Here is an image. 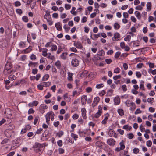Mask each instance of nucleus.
I'll list each match as a JSON object with an SVG mask.
<instances>
[{"label": "nucleus", "instance_id": "obj_43", "mask_svg": "<svg viewBox=\"0 0 156 156\" xmlns=\"http://www.w3.org/2000/svg\"><path fill=\"white\" fill-rule=\"evenodd\" d=\"M71 136L72 138L74 139L75 140H76L77 138H78V136L77 135L73 133H71Z\"/></svg>", "mask_w": 156, "mask_h": 156}, {"label": "nucleus", "instance_id": "obj_12", "mask_svg": "<svg viewBox=\"0 0 156 156\" xmlns=\"http://www.w3.org/2000/svg\"><path fill=\"white\" fill-rule=\"evenodd\" d=\"M109 117V115L107 113L105 115V118L101 122V123L103 124H105L107 123V121L108 120Z\"/></svg>", "mask_w": 156, "mask_h": 156}, {"label": "nucleus", "instance_id": "obj_38", "mask_svg": "<svg viewBox=\"0 0 156 156\" xmlns=\"http://www.w3.org/2000/svg\"><path fill=\"white\" fill-rule=\"evenodd\" d=\"M113 26L115 30H118L119 29L120 27L119 24L118 23H114Z\"/></svg>", "mask_w": 156, "mask_h": 156}, {"label": "nucleus", "instance_id": "obj_46", "mask_svg": "<svg viewBox=\"0 0 156 156\" xmlns=\"http://www.w3.org/2000/svg\"><path fill=\"white\" fill-rule=\"evenodd\" d=\"M4 113L5 114H7L9 115V116H11V114L10 112V109H6L5 110Z\"/></svg>", "mask_w": 156, "mask_h": 156}, {"label": "nucleus", "instance_id": "obj_22", "mask_svg": "<svg viewBox=\"0 0 156 156\" xmlns=\"http://www.w3.org/2000/svg\"><path fill=\"white\" fill-rule=\"evenodd\" d=\"M123 129L127 131H130L132 129V127L128 125H125L123 127Z\"/></svg>", "mask_w": 156, "mask_h": 156}, {"label": "nucleus", "instance_id": "obj_21", "mask_svg": "<svg viewBox=\"0 0 156 156\" xmlns=\"http://www.w3.org/2000/svg\"><path fill=\"white\" fill-rule=\"evenodd\" d=\"M48 51V50L47 48H43V51H42V55L43 56L47 57L48 55L47 53Z\"/></svg>", "mask_w": 156, "mask_h": 156}, {"label": "nucleus", "instance_id": "obj_40", "mask_svg": "<svg viewBox=\"0 0 156 156\" xmlns=\"http://www.w3.org/2000/svg\"><path fill=\"white\" fill-rule=\"evenodd\" d=\"M98 54L99 56H103L105 54L104 51L103 50H101L98 52Z\"/></svg>", "mask_w": 156, "mask_h": 156}, {"label": "nucleus", "instance_id": "obj_13", "mask_svg": "<svg viewBox=\"0 0 156 156\" xmlns=\"http://www.w3.org/2000/svg\"><path fill=\"white\" fill-rule=\"evenodd\" d=\"M38 104V102L36 101H34L33 102L29 103L28 105L29 107H32L36 106Z\"/></svg>", "mask_w": 156, "mask_h": 156}, {"label": "nucleus", "instance_id": "obj_4", "mask_svg": "<svg viewBox=\"0 0 156 156\" xmlns=\"http://www.w3.org/2000/svg\"><path fill=\"white\" fill-rule=\"evenodd\" d=\"M48 108L47 106L44 104H41L40 106L39 110L40 112L42 114L45 112L44 110Z\"/></svg>", "mask_w": 156, "mask_h": 156}, {"label": "nucleus", "instance_id": "obj_3", "mask_svg": "<svg viewBox=\"0 0 156 156\" xmlns=\"http://www.w3.org/2000/svg\"><path fill=\"white\" fill-rule=\"evenodd\" d=\"M115 141L113 138H110L107 140V143L111 147L114 146L115 144Z\"/></svg>", "mask_w": 156, "mask_h": 156}, {"label": "nucleus", "instance_id": "obj_60", "mask_svg": "<svg viewBox=\"0 0 156 156\" xmlns=\"http://www.w3.org/2000/svg\"><path fill=\"white\" fill-rule=\"evenodd\" d=\"M105 61L107 64H110L112 62V61L110 58H106L105 60Z\"/></svg>", "mask_w": 156, "mask_h": 156}, {"label": "nucleus", "instance_id": "obj_31", "mask_svg": "<svg viewBox=\"0 0 156 156\" xmlns=\"http://www.w3.org/2000/svg\"><path fill=\"white\" fill-rule=\"evenodd\" d=\"M130 105L131 107L130 108V110H134L136 108V105L135 103L132 102L130 103Z\"/></svg>", "mask_w": 156, "mask_h": 156}, {"label": "nucleus", "instance_id": "obj_59", "mask_svg": "<svg viewBox=\"0 0 156 156\" xmlns=\"http://www.w3.org/2000/svg\"><path fill=\"white\" fill-rule=\"evenodd\" d=\"M35 145L37 147H43L44 146V145L43 144H41L38 143H36Z\"/></svg>", "mask_w": 156, "mask_h": 156}, {"label": "nucleus", "instance_id": "obj_47", "mask_svg": "<svg viewBox=\"0 0 156 156\" xmlns=\"http://www.w3.org/2000/svg\"><path fill=\"white\" fill-rule=\"evenodd\" d=\"M120 68L117 67L114 69V72L116 73H118L120 72Z\"/></svg>", "mask_w": 156, "mask_h": 156}, {"label": "nucleus", "instance_id": "obj_18", "mask_svg": "<svg viewBox=\"0 0 156 156\" xmlns=\"http://www.w3.org/2000/svg\"><path fill=\"white\" fill-rule=\"evenodd\" d=\"M87 101V96L86 95H83L81 97V103L83 105L86 104Z\"/></svg>", "mask_w": 156, "mask_h": 156}, {"label": "nucleus", "instance_id": "obj_45", "mask_svg": "<svg viewBox=\"0 0 156 156\" xmlns=\"http://www.w3.org/2000/svg\"><path fill=\"white\" fill-rule=\"evenodd\" d=\"M52 43L51 42H48L45 45V47L46 48H48L49 47H51L52 45Z\"/></svg>", "mask_w": 156, "mask_h": 156}, {"label": "nucleus", "instance_id": "obj_6", "mask_svg": "<svg viewBox=\"0 0 156 156\" xmlns=\"http://www.w3.org/2000/svg\"><path fill=\"white\" fill-rule=\"evenodd\" d=\"M108 133L110 137H114L115 138H117V136L115 133L114 130L112 129H109L108 132Z\"/></svg>", "mask_w": 156, "mask_h": 156}, {"label": "nucleus", "instance_id": "obj_10", "mask_svg": "<svg viewBox=\"0 0 156 156\" xmlns=\"http://www.w3.org/2000/svg\"><path fill=\"white\" fill-rule=\"evenodd\" d=\"M101 33H98L97 34H91L90 37L93 40H97L99 37L100 36Z\"/></svg>", "mask_w": 156, "mask_h": 156}, {"label": "nucleus", "instance_id": "obj_64", "mask_svg": "<svg viewBox=\"0 0 156 156\" xmlns=\"http://www.w3.org/2000/svg\"><path fill=\"white\" fill-rule=\"evenodd\" d=\"M86 90L87 92L88 93H89L90 92H91L92 91V89L91 87H87L86 89Z\"/></svg>", "mask_w": 156, "mask_h": 156}, {"label": "nucleus", "instance_id": "obj_58", "mask_svg": "<svg viewBox=\"0 0 156 156\" xmlns=\"http://www.w3.org/2000/svg\"><path fill=\"white\" fill-rule=\"evenodd\" d=\"M139 149L137 148H135L133 149V152L134 154H137L139 153Z\"/></svg>", "mask_w": 156, "mask_h": 156}, {"label": "nucleus", "instance_id": "obj_7", "mask_svg": "<svg viewBox=\"0 0 156 156\" xmlns=\"http://www.w3.org/2000/svg\"><path fill=\"white\" fill-rule=\"evenodd\" d=\"M71 65L74 67H76L79 64V61L76 58L73 59L71 61Z\"/></svg>", "mask_w": 156, "mask_h": 156}, {"label": "nucleus", "instance_id": "obj_48", "mask_svg": "<svg viewBox=\"0 0 156 156\" xmlns=\"http://www.w3.org/2000/svg\"><path fill=\"white\" fill-rule=\"evenodd\" d=\"M72 117L74 120H76L78 118L79 115L75 113L73 115Z\"/></svg>", "mask_w": 156, "mask_h": 156}, {"label": "nucleus", "instance_id": "obj_55", "mask_svg": "<svg viewBox=\"0 0 156 156\" xmlns=\"http://www.w3.org/2000/svg\"><path fill=\"white\" fill-rule=\"evenodd\" d=\"M121 54V52L119 51L116 52L115 55L114 57L115 58H119Z\"/></svg>", "mask_w": 156, "mask_h": 156}, {"label": "nucleus", "instance_id": "obj_50", "mask_svg": "<svg viewBox=\"0 0 156 156\" xmlns=\"http://www.w3.org/2000/svg\"><path fill=\"white\" fill-rule=\"evenodd\" d=\"M96 145L98 147H101L102 146V144L101 141H98L96 143Z\"/></svg>", "mask_w": 156, "mask_h": 156}, {"label": "nucleus", "instance_id": "obj_20", "mask_svg": "<svg viewBox=\"0 0 156 156\" xmlns=\"http://www.w3.org/2000/svg\"><path fill=\"white\" fill-rule=\"evenodd\" d=\"M75 89H77V90L79 92V93L81 94V93L84 90V87L82 86H79V85L77 86H76V87Z\"/></svg>", "mask_w": 156, "mask_h": 156}, {"label": "nucleus", "instance_id": "obj_57", "mask_svg": "<svg viewBox=\"0 0 156 156\" xmlns=\"http://www.w3.org/2000/svg\"><path fill=\"white\" fill-rule=\"evenodd\" d=\"M136 75L138 78H140L141 77V74L140 72L136 71Z\"/></svg>", "mask_w": 156, "mask_h": 156}, {"label": "nucleus", "instance_id": "obj_39", "mask_svg": "<svg viewBox=\"0 0 156 156\" xmlns=\"http://www.w3.org/2000/svg\"><path fill=\"white\" fill-rule=\"evenodd\" d=\"M102 112L100 111H98V112L94 115V117L96 118H98L101 115Z\"/></svg>", "mask_w": 156, "mask_h": 156}, {"label": "nucleus", "instance_id": "obj_9", "mask_svg": "<svg viewBox=\"0 0 156 156\" xmlns=\"http://www.w3.org/2000/svg\"><path fill=\"white\" fill-rule=\"evenodd\" d=\"M114 104L115 105H118L120 103V99L118 96L115 97L114 100Z\"/></svg>", "mask_w": 156, "mask_h": 156}, {"label": "nucleus", "instance_id": "obj_27", "mask_svg": "<svg viewBox=\"0 0 156 156\" xmlns=\"http://www.w3.org/2000/svg\"><path fill=\"white\" fill-rule=\"evenodd\" d=\"M55 65L56 66L57 68L60 69L61 67V63L60 61L57 60L55 63Z\"/></svg>", "mask_w": 156, "mask_h": 156}, {"label": "nucleus", "instance_id": "obj_25", "mask_svg": "<svg viewBox=\"0 0 156 156\" xmlns=\"http://www.w3.org/2000/svg\"><path fill=\"white\" fill-rule=\"evenodd\" d=\"M51 48L50 50V51L51 52L55 51L57 50V47L55 44H52Z\"/></svg>", "mask_w": 156, "mask_h": 156}, {"label": "nucleus", "instance_id": "obj_28", "mask_svg": "<svg viewBox=\"0 0 156 156\" xmlns=\"http://www.w3.org/2000/svg\"><path fill=\"white\" fill-rule=\"evenodd\" d=\"M120 145V148L121 150H123L125 148L124 143L123 140H122L119 144Z\"/></svg>", "mask_w": 156, "mask_h": 156}, {"label": "nucleus", "instance_id": "obj_2", "mask_svg": "<svg viewBox=\"0 0 156 156\" xmlns=\"http://www.w3.org/2000/svg\"><path fill=\"white\" fill-rule=\"evenodd\" d=\"M113 41H119L120 40V35L118 32H115L113 34V36L112 38Z\"/></svg>", "mask_w": 156, "mask_h": 156}, {"label": "nucleus", "instance_id": "obj_54", "mask_svg": "<svg viewBox=\"0 0 156 156\" xmlns=\"http://www.w3.org/2000/svg\"><path fill=\"white\" fill-rule=\"evenodd\" d=\"M152 144V143L151 140H148L146 142V145L149 147H150L151 146Z\"/></svg>", "mask_w": 156, "mask_h": 156}, {"label": "nucleus", "instance_id": "obj_36", "mask_svg": "<svg viewBox=\"0 0 156 156\" xmlns=\"http://www.w3.org/2000/svg\"><path fill=\"white\" fill-rule=\"evenodd\" d=\"M19 47L20 48H24L25 47V44L23 42H20L19 44Z\"/></svg>", "mask_w": 156, "mask_h": 156}, {"label": "nucleus", "instance_id": "obj_32", "mask_svg": "<svg viewBox=\"0 0 156 156\" xmlns=\"http://www.w3.org/2000/svg\"><path fill=\"white\" fill-rule=\"evenodd\" d=\"M49 77V76L48 74H45L42 78V81H43L47 80Z\"/></svg>", "mask_w": 156, "mask_h": 156}, {"label": "nucleus", "instance_id": "obj_19", "mask_svg": "<svg viewBox=\"0 0 156 156\" xmlns=\"http://www.w3.org/2000/svg\"><path fill=\"white\" fill-rule=\"evenodd\" d=\"M41 83L42 84V86L45 87H49L51 84V82L49 81L43 82Z\"/></svg>", "mask_w": 156, "mask_h": 156}, {"label": "nucleus", "instance_id": "obj_62", "mask_svg": "<svg viewBox=\"0 0 156 156\" xmlns=\"http://www.w3.org/2000/svg\"><path fill=\"white\" fill-rule=\"evenodd\" d=\"M106 30H110L112 29V27L109 25H106L105 27Z\"/></svg>", "mask_w": 156, "mask_h": 156}, {"label": "nucleus", "instance_id": "obj_56", "mask_svg": "<svg viewBox=\"0 0 156 156\" xmlns=\"http://www.w3.org/2000/svg\"><path fill=\"white\" fill-rule=\"evenodd\" d=\"M64 134V133L62 131H60L57 133V135L59 137L62 136Z\"/></svg>", "mask_w": 156, "mask_h": 156}, {"label": "nucleus", "instance_id": "obj_23", "mask_svg": "<svg viewBox=\"0 0 156 156\" xmlns=\"http://www.w3.org/2000/svg\"><path fill=\"white\" fill-rule=\"evenodd\" d=\"M147 11L148 12L151 11V9L152 5L151 2H147L146 4Z\"/></svg>", "mask_w": 156, "mask_h": 156}, {"label": "nucleus", "instance_id": "obj_41", "mask_svg": "<svg viewBox=\"0 0 156 156\" xmlns=\"http://www.w3.org/2000/svg\"><path fill=\"white\" fill-rule=\"evenodd\" d=\"M103 87L104 84L102 83L97 85L96 86V88L98 89H100L102 88Z\"/></svg>", "mask_w": 156, "mask_h": 156}, {"label": "nucleus", "instance_id": "obj_61", "mask_svg": "<svg viewBox=\"0 0 156 156\" xmlns=\"http://www.w3.org/2000/svg\"><path fill=\"white\" fill-rule=\"evenodd\" d=\"M22 19L25 22H27L28 21V18L26 16H23V17Z\"/></svg>", "mask_w": 156, "mask_h": 156}, {"label": "nucleus", "instance_id": "obj_35", "mask_svg": "<svg viewBox=\"0 0 156 156\" xmlns=\"http://www.w3.org/2000/svg\"><path fill=\"white\" fill-rule=\"evenodd\" d=\"M147 101L148 103L152 104L153 102H154V100L153 98H149L147 99Z\"/></svg>", "mask_w": 156, "mask_h": 156}, {"label": "nucleus", "instance_id": "obj_63", "mask_svg": "<svg viewBox=\"0 0 156 156\" xmlns=\"http://www.w3.org/2000/svg\"><path fill=\"white\" fill-rule=\"evenodd\" d=\"M63 28L65 29V30L66 32L68 31L70 29L69 27H67L66 25H64Z\"/></svg>", "mask_w": 156, "mask_h": 156}, {"label": "nucleus", "instance_id": "obj_11", "mask_svg": "<svg viewBox=\"0 0 156 156\" xmlns=\"http://www.w3.org/2000/svg\"><path fill=\"white\" fill-rule=\"evenodd\" d=\"M32 50V47L31 46H29L28 48L23 50L22 52L23 53H27L30 52Z\"/></svg>", "mask_w": 156, "mask_h": 156}, {"label": "nucleus", "instance_id": "obj_30", "mask_svg": "<svg viewBox=\"0 0 156 156\" xmlns=\"http://www.w3.org/2000/svg\"><path fill=\"white\" fill-rule=\"evenodd\" d=\"M37 62H30L28 64V66L30 67L34 66H35L37 65Z\"/></svg>", "mask_w": 156, "mask_h": 156}, {"label": "nucleus", "instance_id": "obj_42", "mask_svg": "<svg viewBox=\"0 0 156 156\" xmlns=\"http://www.w3.org/2000/svg\"><path fill=\"white\" fill-rule=\"evenodd\" d=\"M16 79V77L14 75H11L9 77V79L10 80H13Z\"/></svg>", "mask_w": 156, "mask_h": 156}, {"label": "nucleus", "instance_id": "obj_34", "mask_svg": "<svg viewBox=\"0 0 156 156\" xmlns=\"http://www.w3.org/2000/svg\"><path fill=\"white\" fill-rule=\"evenodd\" d=\"M68 76L67 78L68 80L69 81H72L73 80L72 76L73 74L70 73H68Z\"/></svg>", "mask_w": 156, "mask_h": 156}, {"label": "nucleus", "instance_id": "obj_5", "mask_svg": "<svg viewBox=\"0 0 156 156\" xmlns=\"http://www.w3.org/2000/svg\"><path fill=\"white\" fill-rule=\"evenodd\" d=\"M100 101V98L98 97H95L93 100V103L92 104V106L94 108L99 102Z\"/></svg>", "mask_w": 156, "mask_h": 156}, {"label": "nucleus", "instance_id": "obj_33", "mask_svg": "<svg viewBox=\"0 0 156 156\" xmlns=\"http://www.w3.org/2000/svg\"><path fill=\"white\" fill-rule=\"evenodd\" d=\"M11 67V65L10 63H7L5 65V69L6 70H9L10 69Z\"/></svg>", "mask_w": 156, "mask_h": 156}, {"label": "nucleus", "instance_id": "obj_8", "mask_svg": "<svg viewBox=\"0 0 156 156\" xmlns=\"http://www.w3.org/2000/svg\"><path fill=\"white\" fill-rule=\"evenodd\" d=\"M82 116L84 119H86L87 118L86 116L87 111L86 109L84 108H82L81 109Z\"/></svg>", "mask_w": 156, "mask_h": 156}, {"label": "nucleus", "instance_id": "obj_44", "mask_svg": "<svg viewBox=\"0 0 156 156\" xmlns=\"http://www.w3.org/2000/svg\"><path fill=\"white\" fill-rule=\"evenodd\" d=\"M43 86H42V84L41 83L40 84H38L37 86V88L41 90H42L43 89Z\"/></svg>", "mask_w": 156, "mask_h": 156}, {"label": "nucleus", "instance_id": "obj_16", "mask_svg": "<svg viewBox=\"0 0 156 156\" xmlns=\"http://www.w3.org/2000/svg\"><path fill=\"white\" fill-rule=\"evenodd\" d=\"M67 54V52H63L60 55V58L61 59L65 60L66 59Z\"/></svg>", "mask_w": 156, "mask_h": 156}, {"label": "nucleus", "instance_id": "obj_49", "mask_svg": "<svg viewBox=\"0 0 156 156\" xmlns=\"http://www.w3.org/2000/svg\"><path fill=\"white\" fill-rule=\"evenodd\" d=\"M67 15L66 13H61L60 15V17L62 19H63L66 17Z\"/></svg>", "mask_w": 156, "mask_h": 156}, {"label": "nucleus", "instance_id": "obj_53", "mask_svg": "<svg viewBox=\"0 0 156 156\" xmlns=\"http://www.w3.org/2000/svg\"><path fill=\"white\" fill-rule=\"evenodd\" d=\"M71 6L70 5L68 4H65V8L66 10H69L71 8Z\"/></svg>", "mask_w": 156, "mask_h": 156}, {"label": "nucleus", "instance_id": "obj_14", "mask_svg": "<svg viewBox=\"0 0 156 156\" xmlns=\"http://www.w3.org/2000/svg\"><path fill=\"white\" fill-rule=\"evenodd\" d=\"M74 45L76 48L80 49H81L83 48L81 43L80 42H74Z\"/></svg>", "mask_w": 156, "mask_h": 156}, {"label": "nucleus", "instance_id": "obj_26", "mask_svg": "<svg viewBox=\"0 0 156 156\" xmlns=\"http://www.w3.org/2000/svg\"><path fill=\"white\" fill-rule=\"evenodd\" d=\"M117 112L119 115L120 116H122L124 115V110L122 109H118L117 110Z\"/></svg>", "mask_w": 156, "mask_h": 156}, {"label": "nucleus", "instance_id": "obj_1", "mask_svg": "<svg viewBox=\"0 0 156 156\" xmlns=\"http://www.w3.org/2000/svg\"><path fill=\"white\" fill-rule=\"evenodd\" d=\"M55 115L54 113L52 111H50L47 113L45 115L46 121L47 123L48 124H49V122L50 119L52 121H53Z\"/></svg>", "mask_w": 156, "mask_h": 156}, {"label": "nucleus", "instance_id": "obj_17", "mask_svg": "<svg viewBox=\"0 0 156 156\" xmlns=\"http://www.w3.org/2000/svg\"><path fill=\"white\" fill-rule=\"evenodd\" d=\"M80 94L79 93V92L77 90V89H75V90L73 91L72 92V95L73 97H76L79 96Z\"/></svg>", "mask_w": 156, "mask_h": 156}, {"label": "nucleus", "instance_id": "obj_15", "mask_svg": "<svg viewBox=\"0 0 156 156\" xmlns=\"http://www.w3.org/2000/svg\"><path fill=\"white\" fill-rule=\"evenodd\" d=\"M55 26L57 30L58 31H61L62 30V26L59 22H58L55 24Z\"/></svg>", "mask_w": 156, "mask_h": 156}, {"label": "nucleus", "instance_id": "obj_24", "mask_svg": "<svg viewBox=\"0 0 156 156\" xmlns=\"http://www.w3.org/2000/svg\"><path fill=\"white\" fill-rule=\"evenodd\" d=\"M134 14L138 19L140 20L141 19V15L139 12L138 11H135Z\"/></svg>", "mask_w": 156, "mask_h": 156}, {"label": "nucleus", "instance_id": "obj_52", "mask_svg": "<svg viewBox=\"0 0 156 156\" xmlns=\"http://www.w3.org/2000/svg\"><path fill=\"white\" fill-rule=\"evenodd\" d=\"M43 130V129L42 128H39L37 129V131L35 132L36 134H39L41 133L42 131Z\"/></svg>", "mask_w": 156, "mask_h": 156}, {"label": "nucleus", "instance_id": "obj_37", "mask_svg": "<svg viewBox=\"0 0 156 156\" xmlns=\"http://www.w3.org/2000/svg\"><path fill=\"white\" fill-rule=\"evenodd\" d=\"M131 39V36L130 35H127L124 38V40L125 41H129Z\"/></svg>", "mask_w": 156, "mask_h": 156}, {"label": "nucleus", "instance_id": "obj_29", "mask_svg": "<svg viewBox=\"0 0 156 156\" xmlns=\"http://www.w3.org/2000/svg\"><path fill=\"white\" fill-rule=\"evenodd\" d=\"M76 8L75 7H72L71 10L70 11L71 13L73 15H76L77 13V12L75 11Z\"/></svg>", "mask_w": 156, "mask_h": 156}, {"label": "nucleus", "instance_id": "obj_51", "mask_svg": "<svg viewBox=\"0 0 156 156\" xmlns=\"http://www.w3.org/2000/svg\"><path fill=\"white\" fill-rule=\"evenodd\" d=\"M39 119V117L37 116L35 117L34 119V125H36L37 122Z\"/></svg>", "mask_w": 156, "mask_h": 156}]
</instances>
